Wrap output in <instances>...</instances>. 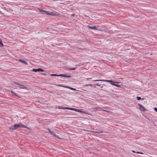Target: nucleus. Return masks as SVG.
Segmentation results:
<instances>
[{
  "label": "nucleus",
  "mask_w": 157,
  "mask_h": 157,
  "mask_svg": "<svg viewBox=\"0 0 157 157\" xmlns=\"http://www.w3.org/2000/svg\"><path fill=\"white\" fill-rule=\"evenodd\" d=\"M154 110L157 112V108H154Z\"/></svg>",
  "instance_id": "23"
},
{
  "label": "nucleus",
  "mask_w": 157,
  "mask_h": 157,
  "mask_svg": "<svg viewBox=\"0 0 157 157\" xmlns=\"http://www.w3.org/2000/svg\"><path fill=\"white\" fill-rule=\"evenodd\" d=\"M62 109H67L68 110H73L76 111H78L77 110V109H76L72 108H67V107H63L61 108Z\"/></svg>",
  "instance_id": "8"
},
{
  "label": "nucleus",
  "mask_w": 157,
  "mask_h": 157,
  "mask_svg": "<svg viewBox=\"0 0 157 157\" xmlns=\"http://www.w3.org/2000/svg\"><path fill=\"white\" fill-rule=\"evenodd\" d=\"M40 12H41L42 14H46L47 11L40 9H38Z\"/></svg>",
  "instance_id": "9"
},
{
  "label": "nucleus",
  "mask_w": 157,
  "mask_h": 157,
  "mask_svg": "<svg viewBox=\"0 0 157 157\" xmlns=\"http://www.w3.org/2000/svg\"><path fill=\"white\" fill-rule=\"evenodd\" d=\"M90 29H96L97 28L95 26H90L88 25L87 26Z\"/></svg>",
  "instance_id": "10"
},
{
  "label": "nucleus",
  "mask_w": 157,
  "mask_h": 157,
  "mask_svg": "<svg viewBox=\"0 0 157 157\" xmlns=\"http://www.w3.org/2000/svg\"><path fill=\"white\" fill-rule=\"evenodd\" d=\"M138 105L140 107V109L141 111H144L146 110L145 108L141 105L138 104Z\"/></svg>",
  "instance_id": "7"
},
{
  "label": "nucleus",
  "mask_w": 157,
  "mask_h": 157,
  "mask_svg": "<svg viewBox=\"0 0 157 157\" xmlns=\"http://www.w3.org/2000/svg\"><path fill=\"white\" fill-rule=\"evenodd\" d=\"M93 85L92 84H87V85H85V86H93Z\"/></svg>",
  "instance_id": "20"
},
{
  "label": "nucleus",
  "mask_w": 157,
  "mask_h": 157,
  "mask_svg": "<svg viewBox=\"0 0 157 157\" xmlns=\"http://www.w3.org/2000/svg\"><path fill=\"white\" fill-rule=\"evenodd\" d=\"M94 81H104V82H113L112 80H94Z\"/></svg>",
  "instance_id": "6"
},
{
  "label": "nucleus",
  "mask_w": 157,
  "mask_h": 157,
  "mask_svg": "<svg viewBox=\"0 0 157 157\" xmlns=\"http://www.w3.org/2000/svg\"><path fill=\"white\" fill-rule=\"evenodd\" d=\"M67 88H68L72 90H75V91L76 90L74 88H71V87H67Z\"/></svg>",
  "instance_id": "17"
},
{
  "label": "nucleus",
  "mask_w": 157,
  "mask_h": 157,
  "mask_svg": "<svg viewBox=\"0 0 157 157\" xmlns=\"http://www.w3.org/2000/svg\"><path fill=\"white\" fill-rule=\"evenodd\" d=\"M95 110L96 111H105L106 112H108V111H107V110H101V109H98V108H97L95 109Z\"/></svg>",
  "instance_id": "15"
},
{
  "label": "nucleus",
  "mask_w": 157,
  "mask_h": 157,
  "mask_svg": "<svg viewBox=\"0 0 157 157\" xmlns=\"http://www.w3.org/2000/svg\"><path fill=\"white\" fill-rule=\"evenodd\" d=\"M26 128L27 127L25 125H23L22 124L20 123L19 124H16L14 125H12L10 128V129L12 130H15L17 128Z\"/></svg>",
  "instance_id": "1"
},
{
  "label": "nucleus",
  "mask_w": 157,
  "mask_h": 157,
  "mask_svg": "<svg viewBox=\"0 0 157 157\" xmlns=\"http://www.w3.org/2000/svg\"><path fill=\"white\" fill-rule=\"evenodd\" d=\"M132 152H133V153H136V152H135L134 151H132Z\"/></svg>",
  "instance_id": "27"
},
{
  "label": "nucleus",
  "mask_w": 157,
  "mask_h": 157,
  "mask_svg": "<svg viewBox=\"0 0 157 157\" xmlns=\"http://www.w3.org/2000/svg\"><path fill=\"white\" fill-rule=\"evenodd\" d=\"M11 94L13 95L14 96H17V97H19L18 96V95H17L14 91H11Z\"/></svg>",
  "instance_id": "12"
},
{
  "label": "nucleus",
  "mask_w": 157,
  "mask_h": 157,
  "mask_svg": "<svg viewBox=\"0 0 157 157\" xmlns=\"http://www.w3.org/2000/svg\"><path fill=\"white\" fill-rule=\"evenodd\" d=\"M136 98L137 100L138 101H139L140 100H144V98H141L140 97H137Z\"/></svg>",
  "instance_id": "14"
},
{
  "label": "nucleus",
  "mask_w": 157,
  "mask_h": 157,
  "mask_svg": "<svg viewBox=\"0 0 157 157\" xmlns=\"http://www.w3.org/2000/svg\"><path fill=\"white\" fill-rule=\"evenodd\" d=\"M70 70H74L76 69L75 68H69L68 69Z\"/></svg>",
  "instance_id": "19"
},
{
  "label": "nucleus",
  "mask_w": 157,
  "mask_h": 157,
  "mask_svg": "<svg viewBox=\"0 0 157 157\" xmlns=\"http://www.w3.org/2000/svg\"><path fill=\"white\" fill-rule=\"evenodd\" d=\"M50 75L52 76H61L63 77H65L67 78H70L71 77V76L70 75H66L61 74V75H57L55 74H51Z\"/></svg>",
  "instance_id": "3"
},
{
  "label": "nucleus",
  "mask_w": 157,
  "mask_h": 157,
  "mask_svg": "<svg viewBox=\"0 0 157 157\" xmlns=\"http://www.w3.org/2000/svg\"><path fill=\"white\" fill-rule=\"evenodd\" d=\"M94 132L98 133H101L103 132Z\"/></svg>",
  "instance_id": "22"
},
{
  "label": "nucleus",
  "mask_w": 157,
  "mask_h": 157,
  "mask_svg": "<svg viewBox=\"0 0 157 157\" xmlns=\"http://www.w3.org/2000/svg\"><path fill=\"white\" fill-rule=\"evenodd\" d=\"M101 109V108H100V107H98V109Z\"/></svg>",
  "instance_id": "26"
},
{
  "label": "nucleus",
  "mask_w": 157,
  "mask_h": 157,
  "mask_svg": "<svg viewBox=\"0 0 157 157\" xmlns=\"http://www.w3.org/2000/svg\"><path fill=\"white\" fill-rule=\"evenodd\" d=\"M3 46V44L2 42V40L1 39H0V46L1 47H2Z\"/></svg>",
  "instance_id": "18"
},
{
  "label": "nucleus",
  "mask_w": 157,
  "mask_h": 157,
  "mask_svg": "<svg viewBox=\"0 0 157 157\" xmlns=\"http://www.w3.org/2000/svg\"><path fill=\"white\" fill-rule=\"evenodd\" d=\"M136 153H137V154H142V153H140V152H136Z\"/></svg>",
  "instance_id": "25"
},
{
  "label": "nucleus",
  "mask_w": 157,
  "mask_h": 157,
  "mask_svg": "<svg viewBox=\"0 0 157 157\" xmlns=\"http://www.w3.org/2000/svg\"><path fill=\"white\" fill-rule=\"evenodd\" d=\"M46 14L48 15L52 16H58L59 15V14L58 13H55L53 12H49V13L48 11H47Z\"/></svg>",
  "instance_id": "4"
},
{
  "label": "nucleus",
  "mask_w": 157,
  "mask_h": 157,
  "mask_svg": "<svg viewBox=\"0 0 157 157\" xmlns=\"http://www.w3.org/2000/svg\"><path fill=\"white\" fill-rule=\"evenodd\" d=\"M32 71H33L34 72H40V71H41V72H43L44 71V70L41 68H38L37 69H32Z\"/></svg>",
  "instance_id": "5"
},
{
  "label": "nucleus",
  "mask_w": 157,
  "mask_h": 157,
  "mask_svg": "<svg viewBox=\"0 0 157 157\" xmlns=\"http://www.w3.org/2000/svg\"><path fill=\"white\" fill-rule=\"evenodd\" d=\"M13 83L15 84H16L17 85L16 87H18L20 89H26L27 90V87L26 86H25L22 85L16 81H13Z\"/></svg>",
  "instance_id": "2"
},
{
  "label": "nucleus",
  "mask_w": 157,
  "mask_h": 157,
  "mask_svg": "<svg viewBox=\"0 0 157 157\" xmlns=\"http://www.w3.org/2000/svg\"><path fill=\"white\" fill-rule=\"evenodd\" d=\"M53 135L56 138H59V136L56 135L55 133H54Z\"/></svg>",
  "instance_id": "16"
},
{
  "label": "nucleus",
  "mask_w": 157,
  "mask_h": 157,
  "mask_svg": "<svg viewBox=\"0 0 157 157\" xmlns=\"http://www.w3.org/2000/svg\"><path fill=\"white\" fill-rule=\"evenodd\" d=\"M96 85L97 86H100V84H99L98 83H97Z\"/></svg>",
  "instance_id": "24"
},
{
  "label": "nucleus",
  "mask_w": 157,
  "mask_h": 157,
  "mask_svg": "<svg viewBox=\"0 0 157 157\" xmlns=\"http://www.w3.org/2000/svg\"><path fill=\"white\" fill-rule=\"evenodd\" d=\"M111 84L115 86H117V87H119V86L117 85V84H116L112 83Z\"/></svg>",
  "instance_id": "21"
},
{
  "label": "nucleus",
  "mask_w": 157,
  "mask_h": 157,
  "mask_svg": "<svg viewBox=\"0 0 157 157\" xmlns=\"http://www.w3.org/2000/svg\"><path fill=\"white\" fill-rule=\"evenodd\" d=\"M72 16H74V15H73V14H72Z\"/></svg>",
  "instance_id": "28"
},
{
  "label": "nucleus",
  "mask_w": 157,
  "mask_h": 157,
  "mask_svg": "<svg viewBox=\"0 0 157 157\" xmlns=\"http://www.w3.org/2000/svg\"><path fill=\"white\" fill-rule=\"evenodd\" d=\"M48 131L49 132V133L51 135H53V134L54 133V132L53 131H52L50 130L49 128H48Z\"/></svg>",
  "instance_id": "13"
},
{
  "label": "nucleus",
  "mask_w": 157,
  "mask_h": 157,
  "mask_svg": "<svg viewBox=\"0 0 157 157\" xmlns=\"http://www.w3.org/2000/svg\"><path fill=\"white\" fill-rule=\"evenodd\" d=\"M19 61L21 63H24V64H26V65L27 64V62L23 60L19 59Z\"/></svg>",
  "instance_id": "11"
}]
</instances>
